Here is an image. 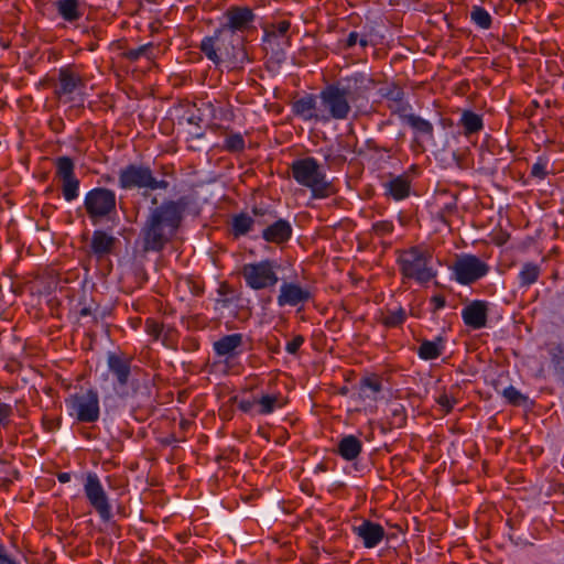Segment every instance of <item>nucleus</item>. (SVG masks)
I'll list each match as a JSON object with an SVG mask.
<instances>
[{
	"label": "nucleus",
	"instance_id": "49",
	"mask_svg": "<svg viewBox=\"0 0 564 564\" xmlns=\"http://www.w3.org/2000/svg\"><path fill=\"white\" fill-rule=\"evenodd\" d=\"M12 414V408L7 403L0 404V425H6L10 415Z\"/></svg>",
	"mask_w": 564,
	"mask_h": 564
},
{
	"label": "nucleus",
	"instance_id": "23",
	"mask_svg": "<svg viewBox=\"0 0 564 564\" xmlns=\"http://www.w3.org/2000/svg\"><path fill=\"white\" fill-rule=\"evenodd\" d=\"M383 186L386 194L395 200L404 199L410 194V180L405 175L393 176Z\"/></svg>",
	"mask_w": 564,
	"mask_h": 564
},
{
	"label": "nucleus",
	"instance_id": "59",
	"mask_svg": "<svg viewBox=\"0 0 564 564\" xmlns=\"http://www.w3.org/2000/svg\"><path fill=\"white\" fill-rule=\"evenodd\" d=\"M90 308L88 307H84L82 311H80V316H88L90 315Z\"/></svg>",
	"mask_w": 564,
	"mask_h": 564
},
{
	"label": "nucleus",
	"instance_id": "7",
	"mask_svg": "<svg viewBox=\"0 0 564 564\" xmlns=\"http://www.w3.org/2000/svg\"><path fill=\"white\" fill-rule=\"evenodd\" d=\"M280 264L275 260H262L254 263H246L241 274L246 284L252 290L271 289L279 282L278 269Z\"/></svg>",
	"mask_w": 564,
	"mask_h": 564
},
{
	"label": "nucleus",
	"instance_id": "15",
	"mask_svg": "<svg viewBox=\"0 0 564 564\" xmlns=\"http://www.w3.org/2000/svg\"><path fill=\"white\" fill-rule=\"evenodd\" d=\"M312 299V293L307 288L296 282H283L279 289L276 303L280 307L299 305L303 306Z\"/></svg>",
	"mask_w": 564,
	"mask_h": 564
},
{
	"label": "nucleus",
	"instance_id": "62",
	"mask_svg": "<svg viewBox=\"0 0 564 564\" xmlns=\"http://www.w3.org/2000/svg\"><path fill=\"white\" fill-rule=\"evenodd\" d=\"M518 3L524 2L525 0H514Z\"/></svg>",
	"mask_w": 564,
	"mask_h": 564
},
{
	"label": "nucleus",
	"instance_id": "61",
	"mask_svg": "<svg viewBox=\"0 0 564 564\" xmlns=\"http://www.w3.org/2000/svg\"><path fill=\"white\" fill-rule=\"evenodd\" d=\"M156 203H158V200H156V198L154 197V198L152 199V204H153V205H155Z\"/></svg>",
	"mask_w": 564,
	"mask_h": 564
},
{
	"label": "nucleus",
	"instance_id": "33",
	"mask_svg": "<svg viewBox=\"0 0 564 564\" xmlns=\"http://www.w3.org/2000/svg\"><path fill=\"white\" fill-rule=\"evenodd\" d=\"M56 175L61 181L75 177L74 163L68 156H61L56 160Z\"/></svg>",
	"mask_w": 564,
	"mask_h": 564
},
{
	"label": "nucleus",
	"instance_id": "57",
	"mask_svg": "<svg viewBox=\"0 0 564 564\" xmlns=\"http://www.w3.org/2000/svg\"><path fill=\"white\" fill-rule=\"evenodd\" d=\"M393 416L395 419H399V422L401 423L404 420L402 408H395L393 410Z\"/></svg>",
	"mask_w": 564,
	"mask_h": 564
},
{
	"label": "nucleus",
	"instance_id": "52",
	"mask_svg": "<svg viewBox=\"0 0 564 564\" xmlns=\"http://www.w3.org/2000/svg\"><path fill=\"white\" fill-rule=\"evenodd\" d=\"M257 404V400L254 401H249V400H242L240 403H239V409L243 412H249L252 410V408Z\"/></svg>",
	"mask_w": 564,
	"mask_h": 564
},
{
	"label": "nucleus",
	"instance_id": "27",
	"mask_svg": "<svg viewBox=\"0 0 564 564\" xmlns=\"http://www.w3.org/2000/svg\"><path fill=\"white\" fill-rule=\"evenodd\" d=\"M459 124L464 128L465 135L476 133L484 127L481 117L470 110L463 111Z\"/></svg>",
	"mask_w": 564,
	"mask_h": 564
},
{
	"label": "nucleus",
	"instance_id": "26",
	"mask_svg": "<svg viewBox=\"0 0 564 564\" xmlns=\"http://www.w3.org/2000/svg\"><path fill=\"white\" fill-rule=\"evenodd\" d=\"M444 340L442 337H437L435 340H422L417 348V355L423 360L436 359L443 354Z\"/></svg>",
	"mask_w": 564,
	"mask_h": 564
},
{
	"label": "nucleus",
	"instance_id": "55",
	"mask_svg": "<svg viewBox=\"0 0 564 564\" xmlns=\"http://www.w3.org/2000/svg\"><path fill=\"white\" fill-rule=\"evenodd\" d=\"M370 44L369 36L367 34H360L358 45L361 48H366Z\"/></svg>",
	"mask_w": 564,
	"mask_h": 564
},
{
	"label": "nucleus",
	"instance_id": "37",
	"mask_svg": "<svg viewBox=\"0 0 564 564\" xmlns=\"http://www.w3.org/2000/svg\"><path fill=\"white\" fill-rule=\"evenodd\" d=\"M471 21L481 29H489L491 25L490 14L481 7H474L470 11Z\"/></svg>",
	"mask_w": 564,
	"mask_h": 564
},
{
	"label": "nucleus",
	"instance_id": "28",
	"mask_svg": "<svg viewBox=\"0 0 564 564\" xmlns=\"http://www.w3.org/2000/svg\"><path fill=\"white\" fill-rule=\"evenodd\" d=\"M56 8L63 19L68 22L76 21L82 17L77 0H58L56 1Z\"/></svg>",
	"mask_w": 564,
	"mask_h": 564
},
{
	"label": "nucleus",
	"instance_id": "25",
	"mask_svg": "<svg viewBox=\"0 0 564 564\" xmlns=\"http://www.w3.org/2000/svg\"><path fill=\"white\" fill-rule=\"evenodd\" d=\"M362 449V443L355 435H346L338 442V454L346 460L356 459Z\"/></svg>",
	"mask_w": 564,
	"mask_h": 564
},
{
	"label": "nucleus",
	"instance_id": "54",
	"mask_svg": "<svg viewBox=\"0 0 564 564\" xmlns=\"http://www.w3.org/2000/svg\"><path fill=\"white\" fill-rule=\"evenodd\" d=\"M438 403L441 404L442 408H444L446 411H449L452 408H453V403L452 401L449 400V398L447 395H442L440 399H438Z\"/></svg>",
	"mask_w": 564,
	"mask_h": 564
},
{
	"label": "nucleus",
	"instance_id": "5",
	"mask_svg": "<svg viewBox=\"0 0 564 564\" xmlns=\"http://www.w3.org/2000/svg\"><path fill=\"white\" fill-rule=\"evenodd\" d=\"M118 184L122 189H143V195L156 189H166L169 182L154 177L152 170L143 164H129L119 171Z\"/></svg>",
	"mask_w": 564,
	"mask_h": 564
},
{
	"label": "nucleus",
	"instance_id": "8",
	"mask_svg": "<svg viewBox=\"0 0 564 564\" xmlns=\"http://www.w3.org/2000/svg\"><path fill=\"white\" fill-rule=\"evenodd\" d=\"M107 366L113 377V390L120 398H127L135 390L134 381L131 379L130 359L123 355L108 352Z\"/></svg>",
	"mask_w": 564,
	"mask_h": 564
},
{
	"label": "nucleus",
	"instance_id": "24",
	"mask_svg": "<svg viewBox=\"0 0 564 564\" xmlns=\"http://www.w3.org/2000/svg\"><path fill=\"white\" fill-rule=\"evenodd\" d=\"M382 391V383L378 376L365 377L359 382V398L362 400L377 401Z\"/></svg>",
	"mask_w": 564,
	"mask_h": 564
},
{
	"label": "nucleus",
	"instance_id": "14",
	"mask_svg": "<svg viewBox=\"0 0 564 564\" xmlns=\"http://www.w3.org/2000/svg\"><path fill=\"white\" fill-rule=\"evenodd\" d=\"M254 14L247 7H231L224 14L219 29H228L231 34L245 32L252 26Z\"/></svg>",
	"mask_w": 564,
	"mask_h": 564
},
{
	"label": "nucleus",
	"instance_id": "29",
	"mask_svg": "<svg viewBox=\"0 0 564 564\" xmlns=\"http://www.w3.org/2000/svg\"><path fill=\"white\" fill-rule=\"evenodd\" d=\"M540 275V267L532 262H527L522 265L519 272V283L522 288H528L529 285L536 282Z\"/></svg>",
	"mask_w": 564,
	"mask_h": 564
},
{
	"label": "nucleus",
	"instance_id": "20",
	"mask_svg": "<svg viewBox=\"0 0 564 564\" xmlns=\"http://www.w3.org/2000/svg\"><path fill=\"white\" fill-rule=\"evenodd\" d=\"M117 239L108 235L102 230H96L93 234L90 243H89V252L97 259L101 260L111 253Z\"/></svg>",
	"mask_w": 564,
	"mask_h": 564
},
{
	"label": "nucleus",
	"instance_id": "9",
	"mask_svg": "<svg viewBox=\"0 0 564 564\" xmlns=\"http://www.w3.org/2000/svg\"><path fill=\"white\" fill-rule=\"evenodd\" d=\"M84 206L89 218L96 224L116 213V194L105 187L94 188L86 194Z\"/></svg>",
	"mask_w": 564,
	"mask_h": 564
},
{
	"label": "nucleus",
	"instance_id": "30",
	"mask_svg": "<svg viewBox=\"0 0 564 564\" xmlns=\"http://www.w3.org/2000/svg\"><path fill=\"white\" fill-rule=\"evenodd\" d=\"M200 50L208 57V59L213 61L215 64L221 63V56L218 51V39L217 32L212 37H206L202 41Z\"/></svg>",
	"mask_w": 564,
	"mask_h": 564
},
{
	"label": "nucleus",
	"instance_id": "16",
	"mask_svg": "<svg viewBox=\"0 0 564 564\" xmlns=\"http://www.w3.org/2000/svg\"><path fill=\"white\" fill-rule=\"evenodd\" d=\"M292 111L304 121H316L326 123L322 105H317L316 96L307 94L292 104Z\"/></svg>",
	"mask_w": 564,
	"mask_h": 564
},
{
	"label": "nucleus",
	"instance_id": "19",
	"mask_svg": "<svg viewBox=\"0 0 564 564\" xmlns=\"http://www.w3.org/2000/svg\"><path fill=\"white\" fill-rule=\"evenodd\" d=\"M464 323L474 328L480 329L487 323V304L482 301H473L462 311Z\"/></svg>",
	"mask_w": 564,
	"mask_h": 564
},
{
	"label": "nucleus",
	"instance_id": "36",
	"mask_svg": "<svg viewBox=\"0 0 564 564\" xmlns=\"http://www.w3.org/2000/svg\"><path fill=\"white\" fill-rule=\"evenodd\" d=\"M388 107L392 111V113L399 116L402 122H404L408 119V117L413 113L412 106L409 104V101L405 100V95L402 96V99L400 101H393L392 104H388Z\"/></svg>",
	"mask_w": 564,
	"mask_h": 564
},
{
	"label": "nucleus",
	"instance_id": "46",
	"mask_svg": "<svg viewBox=\"0 0 564 564\" xmlns=\"http://www.w3.org/2000/svg\"><path fill=\"white\" fill-rule=\"evenodd\" d=\"M147 330L150 335H152L155 339H159L164 332L163 325L152 321H147Z\"/></svg>",
	"mask_w": 564,
	"mask_h": 564
},
{
	"label": "nucleus",
	"instance_id": "34",
	"mask_svg": "<svg viewBox=\"0 0 564 564\" xmlns=\"http://www.w3.org/2000/svg\"><path fill=\"white\" fill-rule=\"evenodd\" d=\"M379 94L382 98H384L388 104H392L393 101H400L402 96H404L403 89L395 84H388L382 86L379 89Z\"/></svg>",
	"mask_w": 564,
	"mask_h": 564
},
{
	"label": "nucleus",
	"instance_id": "50",
	"mask_svg": "<svg viewBox=\"0 0 564 564\" xmlns=\"http://www.w3.org/2000/svg\"><path fill=\"white\" fill-rule=\"evenodd\" d=\"M360 33L352 31L350 32L344 41L345 48H352L358 44Z\"/></svg>",
	"mask_w": 564,
	"mask_h": 564
},
{
	"label": "nucleus",
	"instance_id": "44",
	"mask_svg": "<svg viewBox=\"0 0 564 564\" xmlns=\"http://www.w3.org/2000/svg\"><path fill=\"white\" fill-rule=\"evenodd\" d=\"M547 164L543 160H539L531 167V175L538 178H544L547 174L546 171Z\"/></svg>",
	"mask_w": 564,
	"mask_h": 564
},
{
	"label": "nucleus",
	"instance_id": "31",
	"mask_svg": "<svg viewBox=\"0 0 564 564\" xmlns=\"http://www.w3.org/2000/svg\"><path fill=\"white\" fill-rule=\"evenodd\" d=\"M256 223V219L251 218L247 214H239L232 218V232L235 236H243L248 234Z\"/></svg>",
	"mask_w": 564,
	"mask_h": 564
},
{
	"label": "nucleus",
	"instance_id": "3",
	"mask_svg": "<svg viewBox=\"0 0 564 564\" xmlns=\"http://www.w3.org/2000/svg\"><path fill=\"white\" fill-rule=\"evenodd\" d=\"M293 178L312 192L314 198H325L330 195V183L316 159L306 156L291 164Z\"/></svg>",
	"mask_w": 564,
	"mask_h": 564
},
{
	"label": "nucleus",
	"instance_id": "1",
	"mask_svg": "<svg viewBox=\"0 0 564 564\" xmlns=\"http://www.w3.org/2000/svg\"><path fill=\"white\" fill-rule=\"evenodd\" d=\"M372 80L364 73H355L327 85L319 93L323 115L326 122L347 120L352 107L366 98Z\"/></svg>",
	"mask_w": 564,
	"mask_h": 564
},
{
	"label": "nucleus",
	"instance_id": "42",
	"mask_svg": "<svg viewBox=\"0 0 564 564\" xmlns=\"http://www.w3.org/2000/svg\"><path fill=\"white\" fill-rule=\"evenodd\" d=\"M253 215L258 218V223L260 225L269 224L271 220L276 218L275 214L272 210L264 209L261 207H254L252 209Z\"/></svg>",
	"mask_w": 564,
	"mask_h": 564
},
{
	"label": "nucleus",
	"instance_id": "39",
	"mask_svg": "<svg viewBox=\"0 0 564 564\" xmlns=\"http://www.w3.org/2000/svg\"><path fill=\"white\" fill-rule=\"evenodd\" d=\"M502 395L508 400L512 405H522L527 402L528 398L522 394L514 387L510 386L502 391Z\"/></svg>",
	"mask_w": 564,
	"mask_h": 564
},
{
	"label": "nucleus",
	"instance_id": "21",
	"mask_svg": "<svg viewBox=\"0 0 564 564\" xmlns=\"http://www.w3.org/2000/svg\"><path fill=\"white\" fill-rule=\"evenodd\" d=\"M403 123L413 130L416 142L434 141V127L429 120L412 113Z\"/></svg>",
	"mask_w": 564,
	"mask_h": 564
},
{
	"label": "nucleus",
	"instance_id": "12",
	"mask_svg": "<svg viewBox=\"0 0 564 564\" xmlns=\"http://www.w3.org/2000/svg\"><path fill=\"white\" fill-rule=\"evenodd\" d=\"M217 39L221 62L228 61L236 66L247 61L243 37L240 34H231L228 29H218Z\"/></svg>",
	"mask_w": 564,
	"mask_h": 564
},
{
	"label": "nucleus",
	"instance_id": "18",
	"mask_svg": "<svg viewBox=\"0 0 564 564\" xmlns=\"http://www.w3.org/2000/svg\"><path fill=\"white\" fill-rule=\"evenodd\" d=\"M265 225V228L262 230V238L268 242L280 245L286 242L292 236V226L285 219L274 218Z\"/></svg>",
	"mask_w": 564,
	"mask_h": 564
},
{
	"label": "nucleus",
	"instance_id": "11",
	"mask_svg": "<svg viewBox=\"0 0 564 564\" xmlns=\"http://www.w3.org/2000/svg\"><path fill=\"white\" fill-rule=\"evenodd\" d=\"M452 269L456 281L465 285L476 282L489 271L488 264L473 254L458 257L453 263Z\"/></svg>",
	"mask_w": 564,
	"mask_h": 564
},
{
	"label": "nucleus",
	"instance_id": "6",
	"mask_svg": "<svg viewBox=\"0 0 564 564\" xmlns=\"http://www.w3.org/2000/svg\"><path fill=\"white\" fill-rule=\"evenodd\" d=\"M65 404L68 414L80 423H95L99 419V395L93 389L69 395Z\"/></svg>",
	"mask_w": 564,
	"mask_h": 564
},
{
	"label": "nucleus",
	"instance_id": "40",
	"mask_svg": "<svg viewBox=\"0 0 564 564\" xmlns=\"http://www.w3.org/2000/svg\"><path fill=\"white\" fill-rule=\"evenodd\" d=\"M225 149L231 152H238L243 150L245 140L240 133H232L225 139Z\"/></svg>",
	"mask_w": 564,
	"mask_h": 564
},
{
	"label": "nucleus",
	"instance_id": "45",
	"mask_svg": "<svg viewBox=\"0 0 564 564\" xmlns=\"http://www.w3.org/2000/svg\"><path fill=\"white\" fill-rule=\"evenodd\" d=\"M372 230L380 236L390 234L393 230V225L390 221H377L372 225Z\"/></svg>",
	"mask_w": 564,
	"mask_h": 564
},
{
	"label": "nucleus",
	"instance_id": "13",
	"mask_svg": "<svg viewBox=\"0 0 564 564\" xmlns=\"http://www.w3.org/2000/svg\"><path fill=\"white\" fill-rule=\"evenodd\" d=\"M85 87L83 78L68 67L61 68L57 83L54 85V94L64 101H75V95L80 94Z\"/></svg>",
	"mask_w": 564,
	"mask_h": 564
},
{
	"label": "nucleus",
	"instance_id": "53",
	"mask_svg": "<svg viewBox=\"0 0 564 564\" xmlns=\"http://www.w3.org/2000/svg\"><path fill=\"white\" fill-rule=\"evenodd\" d=\"M431 302L434 304V310H440L445 306V299L442 295H434Z\"/></svg>",
	"mask_w": 564,
	"mask_h": 564
},
{
	"label": "nucleus",
	"instance_id": "56",
	"mask_svg": "<svg viewBox=\"0 0 564 564\" xmlns=\"http://www.w3.org/2000/svg\"><path fill=\"white\" fill-rule=\"evenodd\" d=\"M70 478H72V476H70V474H69V473H59V474L57 475V479H58V481H59V482H62V484H66V482H68V481L70 480Z\"/></svg>",
	"mask_w": 564,
	"mask_h": 564
},
{
	"label": "nucleus",
	"instance_id": "43",
	"mask_svg": "<svg viewBox=\"0 0 564 564\" xmlns=\"http://www.w3.org/2000/svg\"><path fill=\"white\" fill-rule=\"evenodd\" d=\"M552 364L556 376L564 382V351L558 349L556 354H553Z\"/></svg>",
	"mask_w": 564,
	"mask_h": 564
},
{
	"label": "nucleus",
	"instance_id": "32",
	"mask_svg": "<svg viewBox=\"0 0 564 564\" xmlns=\"http://www.w3.org/2000/svg\"><path fill=\"white\" fill-rule=\"evenodd\" d=\"M257 405L259 406V414H270L275 410V408L281 406L282 403L278 395L265 394L257 400Z\"/></svg>",
	"mask_w": 564,
	"mask_h": 564
},
{
	"label": "nucleus",
	"instance_id": "51",
	"mask_svg": "<svg viewBox=\"0 0 564 564\" xmlns=\"http://www.w3.org/2000/svg\"><path fill=\"white\" fill-rule=\"evenodd\" d=\"M0 564H18L14 560H12L4 547L0 545Z\"/></svg>",
	"mask_w": 564,
	"mask_h": 564
},
{
	"label": "nucleus",
	"instance_id": "60",
	"mask_svg": "<svg viewBox=\"0 0 564 564\" xmlns=\"http://www.w3.org/2000/svg\"><path fill=\"white\" fill-rule=\"evenodd\" d=\"M325 160H326V161H329V160H330V154H329V153H328V154H325Z\"/></svg>",
	"mask_w": 564,
	"mask_h": 564
},
{
	"label": "nucleus",
	"instance_id": "10",
	"mask_svg": "<svg viewBox=\"0 0 564 564\" xmlns=\"http://www.w3.org/2000/svg\"><path fill=\"white\" fill-rule=\"evenodd\" d=\"M84 492L88 502L96 510L101 520L109 521L111 518V505L99 477L95 473H88L86 475Z\"/></svg>",
	"mask_w": 564,
	"mask_h": 564
},
{
	"label": "nucleus",
	"instance_id": "35",
	"mask_svg": "<svg viewBox=\"0 0 564 564\" xmlns=\"http://www.w3.org/2000/svg\"><path fill=\"white\" fill-rule=\"evenodd\" d=\"M290 29V22L286 20L280 21L276 24L270 25L265 29L267 41L284 39Z\"/></svg>",
	"mask_w": 564,
	"mask_h": 564
},
{
	"label": "nucleus",
	"instance_id": "41",
	"mask_svg": "<svg viewBox=\"0 0 564 564\" xmlns=\"http://www.w3.org/2000/svg\"><path fill=\"white\" fill-rule=\"evenodd\" d=\"M404 319H405V312H404V310L400 308L395 312H389L384 316L383 323L388 327H395V326L401 325L404 322Z\"/></svg>",
	"mask_w": 564,
	"mask_h": 564
},
{
	"label": "nucleus",
	"instance_id": "17",
	"mask_svg": "<svg viewBox=\"0 0 564 564\" xmlns=\"http://www.w3.org/2000/svg\"><path fill=\"white\" fill-rule=\"evenodd\" d=\"M354 532L367 549L376 547L384 538L382 525L370 520H364L359 525L354 527Z\"/></svg>",
	"mask_w": 564,
	"mask_h": 564
},
{
	"label": "nucleus",
	"instance_id": "4",
	"mask_svg": "<svg viewBox=\"0 0 564 564\" xmlns=\"http://www.w3.org/2000/svg\"><path fill=\"white\" fill-rule=\"evenodd\" d=\"M398 263L404 278L425 284L436 276L432 267V254L422 247H412L400 252Z\"/></svg>",
	"mask_w": 564,
	"mask_h": 564
},
{
	"label": "nucleus",
	"instance_id": "2",
	"mask_svg": "<svg viewBox=\"0 0 564 564\" xmlns=\"http://www.w3.org/2000/svg\"><path fill=\"white\" fill-rule=\"evenodd\" d=\"M186 204L183 199L165 200L150 209L149 216L140 231L143 250L160 251L174 236L181 225Z\"/></svg>",
	"mask_w": 564,
	"mask_h": 564
},
{
	"label": "nucleus",
	"instance_id": "48",
	"mask_svg": "<svg viewBox=\"0 0 564 564\" xmlns=\"http://www.w3.org/2000/svg\"><path fill=\"white\" fill-rule=\"evenodd\" d=\"M303 341H304V338L302 336H300V335L295 336L292 340H290L286 344V347H285L286 351L292 355L296 354L297 350L300 349V347L302 346Z\"/></svg>",
	"mask_w": 564,
	"mask_h": 564
},
{
	"label": "nucleus",
	"instance_id": "38",
	"mask_svg": "<svg viewBox=\"0 0 564 564\" xmlns=\"http://www.w3.org/2000/svg\"><path fill=\"white\" fill-rule=\"evenodd\" d=\"M79 181L76 177L62 181L63 196L67 202H72L78 197Z\"/></svg>",
	"mask_w": 564,
	"mask_h": 564
},
{
	"label": "nucleus",
	"instance_id": "58",
	"mask_svg": "<svg viewBox=\"0 0 564 564\" xmlns=\"http://www.w3.org/2000/svg\"><path fill=\"white\" fill-rule=\"evenodd\" d=\"M444 209L447 210L448 213H453L456 209V203L452 202V203L446 204L444 206Z\"/></svg>",
	"mask_w": 564,
	"mask_h": 564
},
{
	"label": "nucleus",
	"instance_id": "47",
	"mask_svg": "<svg viewBox=\"0 0 564 564\" xmlns=\"http://www.w3.org/2000/svg\"><path fill=\"white\" fill-rule=\"evenodd\" d=\"M150 50V45H142L138 48H132L127 52V57L131 61H137L139 57L147 54Z\"/></svg>",
	"mask_w": 564,
	"mask_h": 564
},
{
	"label": "nucleus",
	"instance_id": "22",
	"mask_svg": "<svg viewBox=\"0 0 564 564\" xmlns=\"http://www.w3.org/2000/svg\"><path fill=\"white\" fill-rule=\"evenodd\" d=\"M242 339L243 336L239 333L226 335L214 343V351L219 357L232 358L238 355L237 349L241 347Z\"/></svg>",
	"mask_w": 564,
	"mask_h": 564
}]
</instances>
